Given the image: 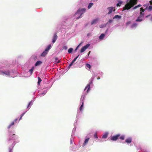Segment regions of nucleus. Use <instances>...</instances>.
I'll use <instances>...</instances> for the list:
<instances>
[{
    "instance_id": "1",
    "label": "nucleus",
    "mask_w": 152,
    "mask_h": 152,
    "mask_svg": "<svg viewBox=\"0 0 152 152\" xmlns=\"http://www.w3.org/2000/svg\"><path fill=\"white\" fill-rule=\"evenodd\" d=\"M86 9L85 8H83L81 9H79L76 13L75 14V15L76 16L77 15H80L77 18V19H79L80 18L81 15L83 14L85 12Z\"/></svg>"
},
{
    "instance_id": "2",
    "label": "nucleus",
    "mask_w": 152,
    "mask_h": 152,
    "mask_svg": "<svg viewBox=\"0 0 152 152\" xmlns=\"http://www.w3.org/2000/svg\"><path fill=\"white\" fill-rule=\"evenodd\" d=\"M144 13L142 12H140V15L136 20V22H141L142 21V18H144Z\"/></svg>"
},
{
    "instance_id": "3",
    "label": "nucleus",
    "mask_w": 152,
    "mask_h": 152,
    "mask_svg": "<svg viewBox=\"0 0 152 152\" xmlns=\"http://www.w3.org/2000/svg\"><path fill=\"white\" fill-rule=\"evenodd\" d=\"M132 7L129 3H127L125 5V7H123V11L126 10H129Z\"/></svg>"
},
{
    "instance_id": "4",
    "label": "nucleus",
    "mask_w": 152,
    "mask_h": 152,
    "mask_svg": "<svg viewBox=\"0 0 152 152\" xmlns=\"http://www.w3.org/2000/svg\"><path fill=\"white\" fill-rule=\"evenodd\" d=\"M90 46L89 44H87L86 45L82 47L80 50V52L81 53L83 52Z\"/></svg>"
},
{
    "instance_id": "5",
    "label": "nucleus",
    "mask_w": 152,
    "mask_h": 152,
    "mask_svg": "<svg viewBox=\"0 0 152 152\" xmlns=\"http://www.w3.org/2000/svg\"><path fill=\"white\" fill-rule=\"evenodd\" d=\"M120 136V134H117L115 135L112 136L111 138V140L113 141H116Z\"/></svg>"
},
{
    "instance_id": "6",
    "label": "nucleus",
    "mask_w": 152,
    "mask_h": 152,
    "mask_svg": "<svg viewBox=\"0 0 152 152\" xmlns=\"http://www.w3.org/2000/svg\"><path fill=\"white\" fill-rule=\"evenodd\" d=\"M137 0H130L129 3L133 7L137 4Z\"/></svg>"
},
{
    "instance_id": "7",
    "label": "nucleus",
    "mask_w": 152,
    "mask_h": 152,
    "mask_svg": "<svg viewBox=\"0 0 152 152\" xmlns=\"http://www.w3.org/2000/svg\"><path fill=\"white\" fill-rule=\"evenodd\" d=\"M107 9L109 10V12H108V14H111L113 11H115V10L114 8L112 7H108Z\"/></svg>"
},
{
    "instance_id": "8",
    "label": "nucleus",
    "mask_w": 152,
    "mask_h": 152,
    "mask_svg": "<svg viewBox=\"0 0 152 152\" xmlns=\"http://www.w3.org/2000/svg\"><path fill=\"white\" fill-rule=\"evenodd\" d=\"M58 38V36L56 35V33H55L53 37V39L52 40V42L53 43H55V42L56 41Z\"/></svg>"
},
{
    "instance_id": "9",
    "label": "nucleus",
    "mask_w": 152,
    "mask_h": 152,
    "mask_svg": "<svg viewBox=\"0 0 152 152\" xmlns=\"http://www.w3.org/2000/svg\"><path fill=\"white\" fill-rule=\"evenodd\" d=\"M89 139H90V138H87L85 140L84 142L83 143V145H82L83 147H84L86 145V144L88 143Z\"/></svg>"
},
{
    "instance_id": "10",
    "label": "nucleus",
    "mask_w": 152,
    "mask_h": 152,
    "mask_svg": "<svg viewBox=\"0 0 152 152\" xmlns=\"http://www.w3.org/2000/svg\"><path fill=\"white\" fill-rule=\"evenodd\" d=\"M15 134H13L12 135H10V137L9 139V140H12V139L13 140L15 139V137H14L15 136Z\"/></svg>"
},
{
    "instance_id": "11",
    "label": "nucleus",
    "mask_w": 152,
    "mask_h": 152,
    "mask_svg": "<svg viewBox=\"0 0 152 152\" xmlns=\"http://www.w3.org/2000/svg\"><path fill=\"white\" fill-rule=\"evenodd\" d=\"M77 59V57H75L74 58V59L69 64V68H70L73 64L76 61Z\"/></svg>"
},
{
    "instance_id": "12",
    "label": "nucleus",
    "mask_w": 152,
    "mask_h": 152,
    "mask_svg": "<svg viewBox=\"0 0 152 152\" xmlns=\"http://www.w3.org/2000/svg\"><path fill=\"white\" fill-rule=\"evenodd\" d=\"M42 62L41 61H38L35 64V66H39V65H41L42 64Z\"/></svg>"
},
{
    "instance_id": "13",
    "label": "nucleus",
    "mask_w": 152,
    "mask_h": 152,
    "mask_svg": "<svg viewBox=\"0 0 152 152\" xmlns=\"http://www.w3.org/2000/svg\"><path fill=\"white\" fill-rule=\"evenodd\" d=\"M132 141V139L131 138H129L125 140L126 142L127 143H130Z\"/></svg>"
},
{
    "instance_id": "14",
    "label": "nucleus",
    "mask_w": 152,
    "mask_h": 152,
    "mask_svg": "<svg viewBox=\"0 0 152 152\" xmlns=\"http://www.w3.org/2000/svg\"><path fill=\"white\" fill-rule=\"evenodd\" d=\"M48 53V52L45 50L42 53L41 55V56H45L46 54H47Z\"/></svg>"
},
{
    "instance_id": "15",
    "label": "nucleus",
    "mask_w": 152,
    "mask_h": 152,
    "mask_svg": "<svg viewBox=\"0 0 152 152\" xmlns=\"http://www.w3.org/2000/svg\"><path fill=\"white\" fill-rule=\"evenodd\" d=\"M98 20V19L97 18L94 20H93L91 22V24L93 25L94 24H96V23L97 21Z\"/></svg>"
},
{
    "instance_id": "16",
    "label": "nucleus",
    "mask_w": 152,
    "mask_h": 152,
    "mask_svg": "<svg viewBox=\"0 0 152 152\" xmlns=\"http://www.w3.org/2000/svg\"><path fill=\"white\" fill-rule=\"evenodd\" d=\"M105 35L104 34H102L99 37V39L100 40H102L104 38Z\"/></svg>"
},
{
    "instance_id": "17",
    "label": "nucleus",
    "mask_w": 152,
    "mask_h": 152,
    "mask_svg": "<svg viewBox=\"0 0 152 152\" xmlns=\"http://www.w3.org/2000/svg\"><path fill=\"white\" fill-rule=\"evenodd\" d=\"M121 17L120 15H115L113 18V19H120L121 18Z\"/></svg>"
},
{
    "instance_id": "18",
    "label": "nucleus",
    "mask_w": 152,
    "mask_h": 152,
    "mask_svg": "<svg viewBox=\"0 0 152 152\" xmlns=\"http://www.w3.org/2000/svg\"><path fill=\"white\" fill-rule=\"evenodd\" d=\"M87 88H88V89L87 90V92H88V91H89L90 90V84H88L87 85V86H86V87H85V90H86Z\"/></svg>"
},
{
    "instance_id": "19",
    "label": "nucleus",
    "mask_w": 152,
    "mask_h": 152,
    "mask_svg": "<svg viewBox=\"0 0 152 152\" xmlns=\"http://www.w3.org/2000/svg\"><path fill=\"white\" fill-rule=\"evenodd\" d=\"M51 48V45L50 44L45 49V50L48 52L49 50Z\"/></svg>"
},
{
    "instance_id": "20",
    "label": "nucleus",
    "mask_w": 152,
    "mask_h": 152,
    "mask_svg": "<svg viewBox=\"0 0 152 152\" xmlns=\"http://www.w3.org/2000/svg\"><path fill=\"white\" fill-rule=\"evenodd\" d=\"M86 69H87V68H88L89 69H90L91 68V66L88 63L86 64Z\"/></svg>"
},
{
    "instance_id": "21",
    "label": "nucleus",
    "mask_w": 152,
    "mask_h": 152,
    "mask_svg": "<svg viewBox=\"0 0 152 152\" xmlns=\"http://www.w3.org/2000/svg\"><path fill=\"white\" fill-rule=\"evenodd\" d=\"M108 135V133H106L102 136V138H106L107 137Z\"/></svg>"
},
{
    "instance_id": "22",
    "label": "nucleus",
    "mask_w": 152,
    "mask_h": 152,
    "mask_svg": "<svg viewBox=\"0 0 152 152\" xmlns=\"http://www.w3.org/2000/svg\"><path fill=\"white\" fill-rule=\"evenodd\" d=\"M137 23H134L132 25L131 27L133 28L134 27H136L137 26Z\"/></svg>"
},
{
    "instance_id": "23",
    "label": "nucleus",
    "mask_w": 152,
    "mask_h": 152,
    "mask_svg": "<svg viewBox=\"0 0 152 152\" xmlns=\"http://www.w3.org/2000/svg\"><path fill=\"white\" fill-rule=\"evenodd\" d=\"M38 81L37 82V83H38V85H40V82L42 81V80L39 77H38Z\"/></svg>"
},
{
    "instance_id": "24",
    "label": "nucleus",
    "mask_w": 152,
    "mask_h": 152,
    "mask_svg": "<svg viewBox=\"0 0 152 152\" xmlns=\"http://www.w3.org/2000/svg\"><path fill=\"white\" fill-rule=\"evenodd\" d=\"M2 73L7 75H9L10 74V72L9 71L2 72Z\"/></svg>"
},
{
    "instance_id": "25",
    "label": "nucleus",
    "mask_w": 152,
    "mask_h": 152,
    "mask_svg": "<svg viewBox=\"0 0 152 152\" xmlns=\"http://www.w3.org/2000/svg\"><path fill=\"white\" fill-rule=\"evenodd\" d=\"M83 104H84V102H83L82 105H81L80 107V110L81 111L82 110V109H83Z\"/></svg>"
},
{
    "instance_id": "26",
    "label": "nucleus",
    "mask_w": 152,
    "mask_h": 152,
    "mask_svg": "<svg viewBox=\"0 0 152 152\" xmlns=\"http://www.w3.org/2000/svg\"><path fill=\"white\" fill-rule=\"evenodd\" d=\"M73 50V49L72 48H69L68 50V52L69 53H71L72 52V50Z\"/></svg>"
},
{
    "instance_id": "27",
    "label": "nucleus",
    "mask_w": 152,
    "mask_h": 152,
    "mask_svg": "<svg viewBox=\"0 0 152 152\" xmlns=\"http://www.w3.org/2000/svg\"><path fill=\"white\" fill-rule=\"evenodd\" d=\"M121 140H124L125 139V136L124 135H122L121 136H120L119 138Z\"/></svg>"
},
{
    "instance_id": "28",
    "label": "nucleus",
    "mask_w": 152,
    "mask_h": 152,
    "mask_svg": "<svg viewBox=\"0 0 152 152\" xmlns=\"http://www.w3.org/2000/svg\"><path fill=\"white\" fill-rule=\"evenodd\" d=\"M14 122H12L11 124H10L8 127V129H9L11 127V126L12 125H14Z\"/></svg>"
},
{
    "instance_id": "29",
    "label": "nucleus",
    "mask_w": 152,
    "mask_h": 152,
    "mask_svg": "<svg viewBox=\"0 0 152 152\" xmlns=\"http://www.w3.org/2000/svg\"><path fill=\"white\" fill-rule=\"evenodd\" d=\"M108 23H107L106 24H105V25H100V26H99V27L100 28H104V27H105L106 26V25Z\"/></svg>"
},
{
    "instance_id": "30",
    "label": "nucleus",
    "mask_w": 152,
    "mask_h": 152,
    "mask_svg": "<svg viewBox=\"0 0 152 152\" xmlns=\"http://www.w3.org/2000/svg\"><path fill=\"white\" fill-rule=\"evenodd\" d=\"M58 59L57 57H55V60L56 61V62L58 63H59L61 62V61L59 60H58Z\"/></svg>"
},
{
    "instance_id": "31",
    "label": "nucleus",
    "mask_w": 152,
    "mask_h": 152,
    "mask_svg": "<svg viewBox=\"0 0 152 152\" xmlns=\"http://www.w3.org/2000/svg\"><path fill=\"white\" fill-rule=\"evenodd\" d=\"M93 5V4L92 3H89V4H88V8L89 9H90V8H91V7Z\"/></svg>"
},
{
    "instance_id": "32",
    "label": "nucleus",
    "mask_w": 152,
    "mask_h": 152,
    "mask_svg": "<svg viewBox=\"0 0 152 152\" xmlns=\"http://www.w3.org/2000/svg\"><path fill=\"white\" fill-rule=\"evenodd\" d=\"M68 48L66 46H63L62 48V50H66Z\"/></svg>"
},
{
    "instance_id": "33",
    "label": "nucleus",
    "mask_w": 152,
    "mask_h": 152,
    "mask_svg": "<svg viewBox=\"0 0 152 152\" xmlns=\"http://www.w3.org/2000/svg\"><path fill=\"white\" fill-rule=\"evenodd\" d=\"M141 6V5L140 4H139V5H138L137 6H136L134 7H133V9L134 10L135 9H136L137 8V7H140Z\"/></svg>"
},
{
    "instance_id": "34",
    "label": "nucleus",
    "mask_w": 152,
    "mask_h": 152,
    "mask_svg": "<svg viewBox=\"0 0 152 152\" xmlns=\"http://www.w3.org/2000/svg\"><path fill=\"white\" fill-rule=\"evenodd\" d=\"M33 69H34V67H33L31 68V69H30L29 70V72H30V73L31 74L32 72H33Z\"/></svg>"
},
{
    "instance_id": "35",
    "label": "nucleus",
    "mask_w": 152,
    "mask_h": 152,
    "mask_svg": "<svg viewBox=\"0 0 152 152\" xmlns=\"http://www.w3.org/2000/svg\"><path fill=\"white\" fill-rule=\"evenodd\" d=\"M122 4V2H121V1L119 2L117 4V6H120Z\"/></svg>"
},
{
    "instance_id": "36",
    "label": "nucleus",
    "mask_w": 152,
    "mask_h": 152,
    "mask_svg": "<svg viewBox=\"0 0 152 152\" xmlns=\"http://www.w3.org/2000/svg\"><path fill=\"white\" fill-rule=\"evenodd\" d=\"M140 12H142L143 13V12L145 11V10L143 9L142 8H140Z\"/></svg>"
},
{
    "instance_id": "37",
    "label": "nucleus",
    "mask_w": 152,
    "mask_h": 152,
    "mask_svg": "<svg viewBox=\"0 0 152 152\" xmlns=\"http://www.w3.org/2000/svg\"><path fill=\"white\" fill-rule=\"evenodd\" d=\"M25 113H24L21 114V116L19 118V120H21V119L22 117L23 116V115H24Z\"/></svg>"
},
{
    "instance_id": "38",
    "label": "nucleus",
    "mask_w": 152,
    "mask_h": 152,
    "mask_svg": "<svg viewBox=\"0 0 152 152\" xmlns=\"http://www.w3.org/2000/svg\"><path fill=\"white\" fill-rule=\"evenodd\" d=\"M94 138H98L97 135V134L96 133H95L94 134Z\"/></svg>"
},
{
    "instance_id": "39",
    "label": "nucleus",
    "mask_w": 152,
    "mask_h": 152,
    "mask_svg": "<svg viewBox=\"0 0 152 152\" xmlns=\"http://www.w3.org/2000/svg\"><path fill=\"white\" fill-rule=\"evenodd\" d=\"M149 10H152V6L150 5L148 7Z\"/></svg>"
},
{
    "instance_id": "40",
    "label": "nucleus",
    "mask_w": 152,
    "mask_h": 152,
    "mask_svg": "<svg viewBox=\"0 0 152 152\" xmlns=\"http://www.w3.org/2000/svg\"><path fill=\"white\" fill-rule=\"evenodd\" d=\"M113 20H112V19H110L109 20V23H111L112 22H113Z\"/></svg>"
},
{
    "instance_id": "41",
    "label": "nucleus",
    "mask_w": 152,
    "mask_h": 152,
    "mask_svg": "<svg viewBox=\"0 0 152 152\" xmlns=\"http://www.w3.org/2000/svg\"><path fill=\"white\" fill-rule=\"evenodd\" d=\"M81 45V43H80L79 45H78L77 47L75 49V51L78 48L79 46H80V45Z\"/></svg>"
},
{
    "instance_id": "42",
    "label": "nucleus",
    "mask_w": 152,
    "mask_h": 152,
    "mask_svg": "<svg viewBox=\"0 0 152 152\" xmlns=\"http://www.w3.org/2000/svg\"><path fill=\"white\" fill-rule=\"evenodd\" d=\"M32 103V102H30L28 104V106H27V108H28L29 107V106Z\"/></svg>"
},
{
    "instance_id": "43",
    "label": "nucleus",
    "mask_w": 152,
    "mask_h": 152,
    "mask_svg": "<svg viewBox=\"0 0 152 152\" xmlns=\"http://www.w3.org/2000/svg\"><path fill=\"white\" fill-rule=\"evenodd\" d=\"M12 151V149L10 148H9V152H11Z\"/></svg>"
},
{
    "instance_id": "44",
    "label": "nucleus",
    "mask_w": 152,
    "mask_h": 152,
    "mask_svg": "<svg viewBox=\"0 0 152 152\" xmlns=\"http://www.w3.org/2000/svg\"><path fill=\"white\" fill-rule=\"evenodd\" d=\"M12 151V149L10 148H9V152H11Z\"/></svg>"
},
{
    "instance_id": "45",
    "label": "nucleus",
    "mask_w": 152,
    "mask_h": 152,
    "mask_svg": "<svg viewBox=\"0 0 152 152\" xmlns=\"http://www.w3.org/2000/svg\"><path fill=\"white\" fill-rule=\"evenodd\" d=\"M18 120V119H17V118H16V119H15V120H14V121H15V122H16V121H17Z\"/></svg>"
},
{
    "instance_id": "46",
    "label": "nucleus",
    "mask_w": 152,
    "mask_h": 152,
    "mask_svg": "<svg viewBox=\"0 0 152 152\" xmlns=\"http://www.w3.org/2000/svg\"><path fill=\"white\" fill-rule=\"evenodd\" d=\"M150 15H147V16H145V17H146V18H148V16H150Z\"/></svg>"
},
{
    "instance_id": "47",
    "label": "nucleus",
    "mask_w": 152,
    "mask_h": 152,
    "mask_svg": "<svg viewBox=\"0 0 152 152\" xmlns=\"http://www.w3.org/2000/svg\"><path fill=\"white\" fill-rule=\"evenodd\" d=\"M150 3L151 4H152V1H150Z\"/></svg>"
},
{
    "instance_id": "48",
    "label": "nucleus",
    "mask_w": 152,
    "mask_h": 152,
    "mask_svg": "<svg viewBox=\"0 0 152 152\" xmlns=\"http://www.w3.org/2000/svg\"><path fill=\"white\" fill-rule=\"evenodd\" d=\"M100 79V77H98L97 78V79H98V80H99V79Z\"/></svg>"
},
{
    "instance_id": "49",
    "label": "nucleus",
    "mask_w": 152,
    "mask_h": 152,
    "mask_svg": "<svg viewBox=\"0 0 152 152\" xmlns=\"http://www.w3.org/2000/svg\"><path fill=\"white\" fill-rule=\"evenodd\" d=\"M79 56H80V55H78L76 57H77V58L79 57Z\"/></svg>"
},
{
    "instance_id": "50",
    "label": "nucleus",
    "mask_w": 152,
    "mask_h": 152,
    "mask_svg": "<svg viewBox=\"0 0 152 152\" xmlns=\"http://www.w3.org/2000/svg\"><path fill=\"white\" fill-rule=\"evenodd\" d=\"M91 53V51H90L89 52H88V55H89L90 53Z\"/></svg>"
},
{
    "instance_id": "51",
    "label": "nucleus",
    "mask_w": 152,
    "mask_h": 152,
    "mask_svg": "<svg viewBox=\"0 0 152 152\" xmlns=\"http://www.w3.org/2000/svg\"><path fill=\"white\" fill-rule=\"evenodd\" d=\"M151 20H152V17L151 18Z\"/></svg>"
}]
</instances>
